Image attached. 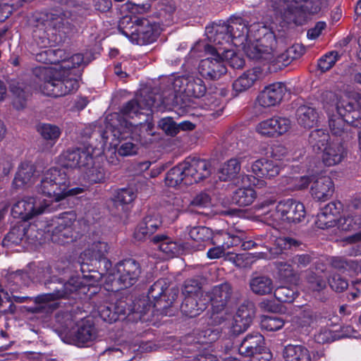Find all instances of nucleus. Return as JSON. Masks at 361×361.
Masks as SVG:
<instances>
[{
    "label": "nucleus",
    "instance_id": "nucleus-1",
    "mask_svg": "<svg viewBox=\"0 0 361 361\" xmlns=\"http://www.w3.org/2000/svg\"><path fill=\"white\" fill-rule=\"evenodd\" d=\"M324 108L329 116L331 133L341 135L348 124L361 127V94L354 93L351 97L338 96L334 92L326 91L322 94Z\"/></svg>",
    "mask_w": 361,
    "mask_h": 361
},
{
    "label": "nucleus",
    "instance_id": "nucleus-2",
    "mask_svg": "<svg viewBox=\"0 0 361 361\" xmlns=\"http://www.w3.org/2000/svg\"><path fill=\"white\" fill-rule=\"evenodd\" d=\"M39 280L44 282V285L54 291L49 293L39 295L35 298L28 296H13V301L18 303L33 301L39 306L35 312H39L44 309L54 310L56 308L55 300L66 298L69 294L80 288L81 282L78 277H72L68 282L63 283L56 276L51 277V271L49 267L42 269L39 272Z\"/></svg>",
    "mask_w": 361,
    "mask_h": 361
},
{
    "label": "nucleus",
    "instance_id": "nucleus-3",
    "mask_svg": "<svg viewBox=\"0 0 361 361\" xmlns=\"http://www.w3.org/2000/svg\"><path fill=\"white\" fill-rule=\"evenodd\" d=\"M259 24H253L248 27L247 23L241 18L231 19L228 24L214 23L206 27V35L210 43L216 45H228L231 43L235 46H245L254 30L258 28Z\"/></svg>",
    "mask_w": 361,
    "mask_h": 361
},
{
    "label": "nucleus",
    "instance_id": "nucleus-4",
    "mask_svg": "<svg viewBox=\"0 0 361 361\" xmlns=\"http://www.w3.org/2000/svg\"><path fill=\"white\" fill-rule=\"evenodd\" d=\"M71 69L61 67L39 68L37 70L39 74V91L47 96L57 97L76 90L78 82L72 77Z\"/></svg>",
    "mask_w": 361,
    "mask_h": 361
},
{
    "label": "nucleus",
    "instance_id": "nucleus-5",
    "mask_svg": "<svg viewBox=\"0 0 361 361\" xmlns=\"http://www.w3.org/2000/svg\"><path fill=\"white\" fill-rule=\"evenodd\" d=\"M69 185L70 181L66 171L58 167H51L43 172L36 190L38 193L55 202H59L68 195H78L84 191L82 188L69 190Z\"/></svg>",
    "mask_w": 361,
    "mask_h": 361
},
{
    "label": "nucleus",
    "instance_id": "nucleus-6",
    "mask_svg": "<svg viewBox=\"0 0 361 361\" xmlns=\"http://www.w3.org/2000/svg\"><path fill=\"white\" fill-rule=\"evenodd\" d=\"M259 215L268 224L299 223L305 217L306 212L302 203L293 199L280 201L276 206L262 205Z\"/></svg>",
    "mask_w": 361,
    "mask_h": 361
},
{
    "label": "nucleus",
    "instance_id": "nucleus-7",
    "mask_svg": "<svg viewBox=\"0 0 361 361\" xmlns=\"http://www.w3.org/2000/svg\"><path fill=\"white\" fill-rule=\"evenodd\" d=\"M141 274L140 266L133 259H127L117 263L104 272V285L109 291L128 288L136 283Z\"/></svg>",
    "mask_w": 361,
    "mask_h": 361
},
{
    "label": "nucleus",
    "instance_id": "nucleus-8",
    "mask_svg": "<svg viewBox=\"0 0 361 361\" xmlns=\"http://www.w3.org/2000/svg\"><path fill=\"white\" fill-rule=\"evenodd\" d=\"M202 50H204L206 54L211 56L201 61L199 66L200 74L212 80L218 79L225 74L227 69L221 56V47L214 43L209 44L203 42H198L191 49L190 54L192 56L200 57L202 55L197 53Z\"/></svg>",
    "mask_w": 361,
    "mask_h": 361
},
{
    "label": "nucleus",
    "instance_id": "nucleus-9",
    "mask_svg": "<svg viewBox=\"0 0 361 361\" xmlns=\"http://www.w3.org/2000/svg\"><path fill=\"white\" fill-rule=\"evenodd\" d=\"M61 319L58 316L60 326L56 330L61 339L66 343H74L79 347L88 346L90 340V321L85 319L75 324L72 315L68 313L63 315Z\"/></svg>",
    "mask_w": 361,
    "mask_h": 361
},
{
    "label": "nucleus",
    "instance_id": "nucleus-10",
    "mask_svg": "<svg viewBox=\"0 0 361 361\" xmlns=\"http://www.w3.org/2000/svg\"><path fill=\"white\" fill-rule=\"evenodd\" d=\"M142 126L141 122L128 123L124 121L119 126H114L112 129L113 136L118 140H124L130 137V140H124L118 149V153L123 157L135 154L137 152V142H141L140 135L138 132Z\"/></svg>",
    "mask_w": 361,
    "mask_h": 361
},
{
    "label": "nucleus",
    "instance_id": "nucleus-11",
    "mask_svg": "<svg viewBox=\"0 0 361 361\" xmlns=\"http://www.w3.org/2000/svg\"><path fill=\"white\" fill-rule=\"evenodd\" d=\"M48 207L49 203L47 200L32 196H25L13 205L11 212L15 218L27 221L43 214Z\"/></svg>",
    "mask_w": 361,
    "mask_h": 361
},
{
    "label": "nucleus",
    "instance_id": "nucleus-12",
    "mask_svg": "<svg viewBox=\"0 0 361 361\" xmlns=\"http://www.w3.org/2000/svg\"><path fill=\"white\" fill-rule=\"evenodd\" d=\"M109 245L104 241H94L92 243V266L99 270H92V286L102 284L104 272L111 267V262L106 258Z\"/></svg>",
    "mask_w": 361,
    "mask_h": 361
},
{
    "label": "nucleus",
    "instance_id": "nucleus-13",
    "mask_svg": "<svg viewBox=\"0 0 361 361\" xmlns=\"http://www.w3.org/2000/svg\"><path fill=\"white\" fill-rule=\"evenodd\" d=\"M36 60L43 63L57 64L63 68H75L83 62L82 54H77L69 56L64 49H47L36 54Z\"/></svg>",
    "mask_w": 361,
    "mask_h": 361
},
{
    "label": "nucleus",
    "instance_id": "nucleus-14",
    "mask_svg": "<svg viewBox=\"0 0 361 361\" xmlns=\"http://www.w3.org/2000/svg\"><path fill=\"white\" fill-rule=\"evenodd\" d=\"M37 22L34 30L35 37L49 40L50 34L53 31L63 25L66 18L65 14L59 11L47 13H40L35 17Z\"/></svg>",
    "mask_w": 361,
    "mask_h": 361
},
{
    "label": "nucleus",
    "instance_id": "nucleus-15",
    "mask_svg": "<svg viewBox=\"0 0 361 361\" xmlns=\"http://www.w3.org/2000/svg\"><path fill=\"white\" fill-rule=\"evenodd\" d=\"M292 128V121L287 117L273 116L259 122L256 132L262 137H278L287 133Z\"/></svg>",
    "mask_w": 361,
    "mask_h": 361
},
{
    "label": "nucleus",
    "instance_id": "nucleus-16",
    "mask_svg": "<svg viewBox=\"0 0 361 361\" xmlns=\"http://www.w3.org/2000/svg\"><path fill=\"white\" fill-rule=\"evenodd\" d=\"M131 29L130 33L123 31V34L134 44L144 45L150 44L157 39V34L154 25L147 19L137 20Z\"/></svg>",
    "mask_w": 361,
    "mask_h": 361
},
{
    "label": "nucleus",
    "instance_id": "nucleus-17",
    "mask_svg": "<svg viewBox=\"0 0 361 361\" xmlns=\"http://www.w3.org/2000/svg\"><path fill=\"white\" fill-rule=\"evenodd\" d=\"M270 1L275 9L288 10L293 13L300 11L303 13L314 14L321 8L319 0H270Z\"/></svg>",
    "mask_w": 361,
    "mask_h": 361
},
{
    "label": "nucleus",
    "instance_id": "nucleus-18",
    "mask_svg": "<svg viewBox=\"0 0 361 361\" xmlns=\"http://www.w3.org/2000/svg\"><path fill=\"white\" fill-rule=\"evenodd\" d=\"M232 293L231 286L226 282L214 286L204 297L210 302L213 312L219 314L226 310Z\"/></svg>",
    "mask_w": 361,
    "mask_h": 361
},
{
    "label": "nucleus",
    "instance_id": "nucleus-19",
    "mask_svg": "<svg viewBox=\"0 0 361 361\" xmlns=\"http://www.w3.org/2000/svg\"><path fill=\"white\" fill-rule=\"evenodd\" d=\"M183 164L185 171V185L197 183L211 173L210 166L206 160L194 158Z\"/></svg>",
    "mask_w": 361,
    "mask_h": 361
},
{
    "label": "nucleus",
    "instance_id": "nucleus-20",
    "mask_svg": "<svg viewBox=\"0 0 361 361\" xmlns=\"http://www.w3.org/2000/svg\"><path fill=\"white\" fill-rule=\"evenodd\" d=\"M75 220V216L73 214H63L59 219L57 226L53 231L52 241L64 244L74 240L77 238L72 228Z\"/></svg>",
    "mask_w": 361,
    "mask_h": 361
},
{
    "label": "nucleus",
    "instance_id": "nucleus-21",
    "mask_svg": "<svg viewBox=\"0 0 361 361\" xmlns=\"http://www.w3.org/2000/svg\"><path fill=\"white\" fill-rule=\"evenodd\" d=\"M190 75H182L174 78L172 80L173 91L169 92L163 97L160 94H156L154 97L157 98V101H153L150 104H147V106H155L162 109L166 108L168 106L173 104L174 99L178 94H185L186 88L190 81Z\"/></svg>",
    "mask_w": 361,
    "mask_h": 361
},
{
    "label": "nucleus",
    "instance_id": "nucleus-22",
    "mask_svg": "<svg viewBox=\"0 0 361 361\" xmlns=\"http://www.w3.org/2000/svg\"><path fill=\"white\" fill-rule=\"evenodd\" d=\"M37 177L36 166L32 161H23L18 166L12 181V188L25 189L34 184Z\"/></svg>",
    "mask_w": 361,
    "mask_h": 361
},
{
    "label": "nucleus",
    "instance_id": "nucleus-23",
    "mask_svg": "<svg viewBox=\"0 0 361 361\" xmlns=\"http://www.w3.org/2000/svg\"><path fill=\"white\" fill-rule=\"evenodd\" d=\"M310 180L312 182L310 192L314 200L325 202L332 197L334 192V184L329 176H314Z\"/></svg>",
    "mask_w": 361,
    "mask_h": 361
},
{
    "label": "nucleus",
    "instance_id": "nucleus-24",
    "mask_svg": "<svg viewBox=\"0 0 361 361\" xmlns=\"http://www.w3.org/2000/svg\"><path fill=\"white\" fill-rule=\"evenodd\" d=\"M286 92V86L282 82H276L267 86L258 95L257 102L262 107L267 108L279 104Z\"/></svg>",
    "mask_w": 361,
    "mask_h": 361
},
{
    "label": "nucleus",
    "instance_id": "nucleus-25",
    "mask_svg": "<svg viewBox=\"0 0 361 361\" xmlns=\"http://www.w3.org/2000/svg\"><path fill=\"white\" fill-rule=\"evenodd\" d=\"M153 101H157V98L152 97V95H148L147 98H145L142 100L137 101L135 99H133L125 104L121 109V114L123 118V121H119V126L121 123L126 121V118H134L135 117H137L141 115V110L147 109L152 110V109H156L157 110L161 109V107H157L155 106H147V104H150ZM129 123L130 122L128 121Z\"/></svg>",
    "mask_w": 361,
    "mask_h": 361
},
{
    "label": "nucleus",
    "instance_id": "nucleus-26",
    "mask_svg": "<svg viewBox=\"0 0 361 361\" xmlns=\"http://www.w3.org/2000/svg\"><path fill=\"white\" fill-rule=\"evenodd\" d=\"M89 152L80 149L67 150L59 157V162L61 166L66 169L85 167L89 164Z\"/></svg>",
    "mask_w": 361,
    "mask_h": 361
},
{
    "label": "nucleus",
    "instance_id": "nucleus-27",
    "mask_svg": "<svg viewBox=\"0 0 361 361\" xmlns=\"http://www.w3.org/2000/svg\"><path fill=\"white\" fill-rule=\"evenodd\" d=\"M169 287V283L166 279H161L157 280L149 288L148 292L149 299H153L156 303L155 306H159V308L165 309L169 305H171L177 298V293L176 290L172 291L171 298L169 301L163 300L162 297L165 298L164 294L166 293Z\"/></svg>",
    "mask_w": 361,
    "mask_h": 361
},
{
    "label": "nucleus",
    "instance_id": "nucleus-28",
    "mask_svg": "<svg viewBox=\"0 0 361 361\" xmlns=\"http://www.w3.org/2000/svg\"><path fill=\"white\" fill-rule=\"evenodd\" d=\"M250 170L259 178L271 179L279 174L281 166L274 161L260 159L251 164Z\"/></svg>",
    "mask_w": 361,
    "mask_h": 361
},
{
    "label": "nucleus",
    "instance_id": "nucleus-29",
    "mask_svg": "<svg viewBox=\"0 0 361 361\" xmlns=\"http://www.w3.org/2000/svg\"><path fill=\"white\" fill-rule=\"evenodd\" d=\"M322 159L326 166H331L341 163L346 156V150L340 141H330L322 150Z\"/></svg>",
    "mask_w": 361,
    "mask_h": 361
},
{
    "label": "nucleus",
    "instance_id": "nucleus-30",
    "mask_svg": "<svg viewBox=\"0 0 361 361\" xmlns=\"http://www.w3.org/2000/svg\"><path fill=\"white\" fill-rule=\"evenodd\" d=\"M262 76V71L259 68H253L243 72L233 83V90L239 94L244 92L261 79Z\"/></svg>",
    "mask_w": 361,
    "mask_h": 361
},
{
    "label": "nucleus",
    "instance_id": "nucleus-31",
    "mask_svg": "<svg viewBox=\"0 0 361 361\" xmlns=\"http://www.w3.org/2000/svg\"><path fill=\"white\" fill-rule=\"evenodd\" d=\"M264 338L258 332L247 334L241 342L238 351L240 354L250 357L257 353H261L264 350Z\"/></svg>",
    "mask_w": 361,
    "mask_h": 361
},
{
    "label": "nucleus",
    "instance_id": "nucleus-32",
    "mask_svg": "<svg viewBox=\"0 0 361 361\" xmlns=\"http://www.w3.org/2000/svg\"><path fill=\"white\" fill-rule=\"evenodd\" d=\"M161 221L157 213L147 215L138 225L134 232V238L137 240H143L154 233L160 226Z\"/></svg>",
    "mask_w": 361,
    "mask_h": 361
},
{
    "label": "nucleus",
    "instance_id": "nucleus-33",
    "mask_svg": "<svg viewBox=\"0 0 361 361\" xmlns=\"http://www.w3.org/2000/svg\"><path fill=\"white\" fill-rule=\"evenodd\" d=\"M253 312L247 307L241 306L233 317L231 331L235 334H240L247 329L252 323Z\"/></svg>",
    "mask_w": 361,
    "mask_h": 361
},
{
    "label": "nucleus",
    "instance_id": "nucleus-34",
    "mask_svg": "<svg viewBox=\"0 0 361 361\" xmlns=\"http://www.w3.org/2000/svg\"><path fill=\"white\" fill-rule=\"evenodd\" d=\"M208 303L206 298L185 297L180 306L181 312L186 316L195 317L203 312Z\"/></svg>",
    "mask_w": 361,
    "mask_h": 361
},
{
    "label": "nucleus",
    "instance_id": "nucleus-35",
    "mask_svg": "<svg viewBox=\"0 0 361 361\" xmlns=\"http://www.w3.org/2000/svg\"><path fill=\"white\" fill-rule=\"evenodd\" d=\"M295 117L298 123L300 126L305 128H310L317 124L319 115L314 107L302 105L298 108Z\"/></svg>",
    "mask_w": 361,
    "mask_h": 361
},
{
    "label": "nucleus",
    "instance_id": "nucleus-36",
    "mask_svg": "<svg viewBox=\"0 0 361 361\" xmlns=\"http://www.w3.org/2000/svg\"><path fill=\"white\" fill-rule=\"evenodd\" d=\"M285 361H312L310 351L302 345H287L283 350Z\"/></svg>",
    "mask_w": 361,
    "mask_h": 361
},
{
    "label": "nucleus",
    "instance_id": "nucleus-37",
    "mask_svg": "<svg viewBox=\"0 0 361 361\" xmlns=\"http://www.w3.org/2000/svg\"><path fill=\"white\" fill-rule=\"evenodd\" d=\"M338 213L336 204L330 202L324 207L318 213L316 225L318 228L325 229L335 225Z\"/></svg>",
    "mask_w": 361,
    "mask_h": 361
},
{
    "label": "nucleus",
    "instance_id": "nucleus-38",
    "mask_svg": "<svg viewBox=\"0 0 361 361\" xmlns=\"http://www.w3.org/2000/svg\"><path fill=\"white\" fill-rule=\"evenodd\" d=\"M278 275L281 281L290 285L298 286L300 281L299 274L294 270L291 262L279 261L276 263Z\"/></svg>",
    "mask_w": 361,
    "mask_h": 361
},
{
    "label": "nucleus",
    "instance_id": "nucleus-39",
    "mask_svg": "<svg viewBox=\"0 0 361 361\" xmlns=\"http://www.w3.org/2000/svg\"><path fill=\"white\" fill-rule=\"evenodd\" d=\"M152 241L166 257H173L180 251L179 245L166 236L156 235L152 238Z\"/></svg>",
    "mask_w": 361,
    "mask_h": 361
},
{
    "label": "nucleus",
    "instance_id": "nucleus-40",
    "mask_svg": "<svg viewBox=\"0 0 361 361\" xmlns=\"http://www.w3.org/2000/svg\"><path fill=\"white\" fill-rule=\"evenodd\" d=\"M250 286L254 293L259 295L269 294L274 289L271 279L267 276L253 277L250 281Z\"/></svg>",
    "mask_w": 361,
    "mask_h": 361
},
{
    "label": "nucleus",
    "instance_id": "nucleus-41",
    "mask_svg": "<svg viewBox=\"0 0 361 361\" xmlns=\"http://www.w3.org/2000/svg\"><path fill=\"white\" fill-rule=\"evenodd\" d=\"M97 314L104 321L112 323L117 321L121 314H125V310L106 302L97 307Z\"/></svg>",
    "mask_w": 361,
    "mask_h": 361
},
{
    "label": "nucleus",
    "instance_id": "nucleus-42",
    "mask_svg": "<svg viewBox=\"0 0 361 361\" xmlns=\"http://www.w3.org/2000/svg\"><path fill=\"white\" fill-rule=\"evenodd\" d=\"M247 56L254 60H269L271 59V48L257 41L245 48Z\"/></svg>",
    "mask_w": 361,
    "mask_h": 361
},
{
    "label": "nucleus",
    "instance_id": "nucleus-43",
    "mask_svg": "<svg viewBox=\"0 0 361 361\" xmlns=\"http://www.w3.org/2000/svg\"><path fill=\"white\" fill-rule=\"evenodd\" d=\"M329 139V135L324 130L317 129L310 133L309 143L315 152H320L330 143Z\"/></svg>",
    "mask_w": 361,
    "mask_h": 361
},
{
    "label": "nucleus",
    "instance_id": "nucleus-44",
    "mask_svg": "<svg viewBox=\"0 0 361 361\" xmlns=\"http://www.w3.org/2000/svg\"><path fill=\"white\" fill-rule=\"evenodd\" d=\"M37 130L42 137L47 140L51 146L56 143L61 133L60 128L57 126L50 123L39 124Z\"/></svg>",
    "mask_w": 361,
    "mask_h": 361
},
{
    "label": "nucleus",
    "instance_id": "nucleus-45",
    "mask_svg": "<svg viewBox=\"0 0 361 361\" xmlns=\"http://www.w3.org/2000/svg\"><path fill=\"white\" fill-rule=\"evenodd\" d=\"M255 198L256 193L252 188L243 187L234 192L233 202L240 207H245L251 204Z\"/></svg>",
    "mask_w": 361,
    "mask_h": 361
},
{
    "label": "nucleus",
    "instance_id": "nucleus-46",
    "mask_svg": "<svg viewBox=\"0 0 361 361\" xmlns=\"http://www.w3.org/2000/svg\"><path fill=\"white\" fill-rule=\"evenodd\" d=\"M305 286L312 292H320L326 287V282L319 272L307 271L305 277Z\"/></svg>",
    "mask_w": 361,
    "mask_h": 361
},
{
    "label": "nucleus",
    "instance_id": "nucleus-47",
    "mask_svg": "<svg viewBox=\"0 0 361 361\" xmlns=\"http://www.w3.org/2000/svg\"><path fill=\"white\" fill-rule=\"evenodd\" d=\"M185 168L183 164L181 163L168 171L165 178V183L170 187H176L181 183L185 185Z\"/></svg>",
    "mask_w": 361,
    "mask_h": 361
},
{
    "label": "nucleus",
    "instance_id": "nucleus-48",
    "mask_svg": "<svg viewBox=\"0 0 361 361\" xmlns=\"http://www.w3.org/2000/svg\"><path fill=\"white\" fill-rule=\"evenodd\" d=\"M190 238L197 242L212 243L215 238L212 231L206 226H194L188 228Z\"/></svg>",
    "mask_w": 361,
    "mask_h": 361
},
{
    "label": "nucleus",
    "instance_id": "nucleus-49",
    "mask_svg": "<svg viewBox=\"0 0 361 361\" xmlns=\"http://www.w3.org/2000/svg\"><path fill=\"white\" fill-rule=\"evenodd\" d=\"M240 170V164L237 159H231L224 163L219 171V178L222 180L233 178Z\"/></svg>",
    "mask_w": 361,
    "mask_h": 361
},
{
    "label": "nucleus",
    "instance_id": "nucleus-50",
    "mask_svg": "<svg viewBox=\"0 0 361 361\" xmlns=\"http://www.w3.org/2000/svg\"><path fill=\"white\" fill-rule=\"evenodd\" d=\"M298 292L297 286L290 285L281 286L277 287L274 291L275 298L282 302H291L298 296Z\"/></svg>",
    "mask_w": 361,
    "mask_h": 361
},
{
    "label": "nucleus",
    "instance_id": "nucleus-51",
    "mask_svg": "<svg viewBox=\"0 0 361 361\" xmlns=\"http://www.w3.org/2000/svg\"><path fill=\"white\" fill-rule=\"evenodd\" d=\"M222 48L221 56L223 61H226L229 66L235 69L241 68L245 65V60L230 49L231 46L220 45Z\"/></svg>",
    "mask_w": 361,
    "mask_h": 361
},
{
    "label": "nucleus",
    "instance_id": "nucleus-52",
    "mask_svg": "<svg viewBox=\"0 0 361 361\" xmlns=\"http://www.w3.org/2000/svg\"><path fill=\"white\" fill-rule=\"evenodd\" d=\"M206 92V87L203 80L200 78L192 75L190 77V81L186 88L185 95L195 97H200Z\"/></svg>",
    "mask_w": 361,
    "mask_h": 361
},
{
    "label": "nucleus",
    "instance_id": "nucleus-53",
    "mask_svg": "<svg viewBox=\"0 0 361 361\" xmlns=\"http://www.w3.org/2000/svg\"><path fill=\"white\" fill-rule=\"evenodd\" d=\"M311 182L310 178L307 176H289L283 178L282 183L288 190H302L307 188Z\"/></svg>",
    "mask_w": 361,
    "mask_h": 361
},
{
    "label": "nucleus",
    "instance_id": "nucleus-54",
    "mask_svg": "<svg viewBox=\"0 0 361 361\" xmlns=\"http://www.w3.org/2000/svg\"><path fill=\"white\" fill-rule=\"evenodd\" d=\"M284 324V320L276 316L264 315L260 322L261 328L268 331H278L283 326Z\"/></svg>",
    "mask_w": 361,
    "mask_h": 361
},
{
    "label": "nucleus",
    "instance_id": "nucleus-55",
    "mask_svg": "<svg viewBox=\"0 0 361 361\" xmlns=\"http://www.w3.org/2000/svg\"><path fill=\"white\" fill-rule=\"evenodd\" d=\"M212 244L215 245L222 241V245L226 250L233 246H237L241 243V238L228 233H216Z\"/></svg>",
    "mask_w": 361,
    "mask_h": 361
},
{
    "label": "nucleus",
    "instance_id": "nucleus-56",
    "mask_svg": "<svg viewBox=\"0 0 361 361\" xmlns=\"http://www.w3.org/2000/svg\"><path fill=\"white\" fill-rule=\"evenodd\" d=\"M25 89V86L21 82L12 83L11 85V91L16 96L13 104L17 109H20L24 106L25 100L27 97V91Z\"/></svg>",
    "mask_w": 361,
    "mask_h": 361
},
{
    "label": "nucleus",
    "instance_id": "nucleus-57",
    "mask_svg": "<svg viewBox=\"0 0 361 361\" xmlns=\"http://www.w3.org/2000/svg\"><path fill=\"white\" fill-rule=\"evenodd\" d=\"M183 294L185 297L192 296L204 298L205 296L201 290L200 283L195 279H189L185 281L183 288Z\"/></svg>",
    "mask_w": 361,
    "mask_h": 361
},
{
    "label": "nucleus",
    "instance_id": "nucleus-58",
    "mask_svg": "<svg viewBox=\"0 0 361 361\" xmlns=\"http://www.w3.org/2000/svg\"><path fill=\"white\" fill-rule=\"evenodd\" d=\"M339 56L337 51H331L322 57L318 61V67L322 71H329L338 60Z\"/></svg>",
    "mask_w": 361,
    "mask_h": 361
},
{
    "label": "nucleus",
    "instance_id": "nucleus-59",
    "mask_svg": "<svg viewBox=\"0 0 361 361\" xmlns=\"http://www.w3.org/2000/svg\"><path fill=\"white\" fill-rule=\"evenodd\" d=\"M158 126L167 135L171 136H174L179 132V127L173 119L169 117L161 118L159 121Z\"/></svg>",
    "mask_w": 361,
    "mask_h": 361
},
{
    "label": "nucleus",
    "instance_id": "nucleus-60",
    "mask_svg": "<svg viewBox=\"0 0 361 361\" xmlns=\"http://www.w3.org/2000/svg\"><path fill=\"white\" fill-rule=\"evenodd\" d=\"M137 196V192L133 188H122L116 195V201L121 204H128L133 202Z\"/></svg>",
    "mask_w": 361,
    "mask_h": 361
},
{
    "label": "nucleus",
    "instance_id": "nucleus-61",
    "mask_svg": "<svg viewBox=\"0 0 361 361\" xmlns=\"http://www.w3.org/2000/svg\"><path fill=\"white\" fill-rule=\"evenodd\" d=\"M313 257L309 253H302L294 255L290 262L296 268H305L312 261Z\"/></svg>",
    "mask_w": 361,
    "mask_h": 361
},
{
    "label": "nucleus",
    "instance_id": "nucleus-62",
    "mask_svg": "<svg viewBox=\"0 0 361 361\" xmlns=\"http://www.w3.org/2000/svg\"><path fill=\"white\" fill-rule=\"evenodd\" d=\"M329 283L330 287L336 292H342L348 286L347 280L339 274L333 275L329 280Z\"/></svg>",
    "mask_w": 361,
    "mask_h": 361
},
{
    "label": "nucleus",
    "instance_id": "nucleus-63",
    "mask_svg": "<svg viewBox=\"0 0 361 361\" xmlns=\"http://www.w3.org/2000/svg\"><path fill=\"white\" fill-rule=\"evenodd\" d=\"M359 223H354L353 216L350 214L343 216L338 221V228L343 231H350L356 230L355 226Z\"/></svg>",
    "mask_w": 361,
    "mask_h": 361
},
{
    "label": "nucleus",
    "instance_id": "nucleus-64",
    "mask_svg": "<svg viewBox=\"0 0 361 361\" xmlns=\"http://www.w3.org/2000/svg\"><path fill=\"white\" fill-rule=\"evenodd\" d=\"M331 265L338 269H356L358 267V264L355 261H347L342 257H333L331 259Z\"/></svg>",
    "mask_w": 361,
    "mask_h": 361
}]
</instances>
